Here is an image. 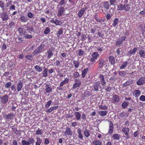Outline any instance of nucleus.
I'll list each match as a JSON object with an SVG mask.
<instances>
[{
	"label": "nucleus",
	"mask_w": 145,
	"mask_h": 145,
	"mask_svg": "<svg viewBox=\"0 0 145 145\" xmlns=\"http://www.w3.org/2000/svg\"><path fill=\"white\" fill-rule=\"evenodd\" d=\"M78 55L79 56H81L83 55L84 54V51L82 50L79 49L78 50Z\"/></svg>",
	"instance_id": "57"
},
{
	"label": "nucleus",
	"mask_w": 145,
	"mask_h": 145,
	"mask_svg": "<svg viewBox=\"0 0 145 145\" xmlns=\"http://www.w3.org/2000/svg\"><path fill=\"white\" fill-rule=\"evenodd\" d=\"M94 17L95 19L96 20V21L97 22H104L103 19L99 18V16L97 14H96L94 15Z\"/></svg>",
	"instance_id": "18"
},
{
	"label": "nucleus",
	"mask_w": 145,
	"mask_h": 145,
	"mask_svg": "<svg viewBox=\"0 0 145 145\" xmlns=\"http://www.w3.org/2000/svg\"><path fill=\"white\" fill-rule=\"evenodd\" d=\"M48 69L44 67V70L42 72V76L45 77H47L48 76Z\"/></svg>",
	"instance_id": "31"
},
{
	"label": "nucleus",
	"mask_w": 145,
	"mask_h": 145,
	"mask_svg": "<svg viewBox=\"0 0 145 145\" xmlns=\"http://www.w3.org/2000/svg\"><path fill=\"white\" fill-rule=\"evenodd\" d=\"M23 87V84L22 82H19L17 86V90L19 92L22 90V88Z\"/></svg>",
	"instance_id": "37"
},
{
	"label": "nucleus",
	"mask_w": 145,
	"mask_h": 145,
	"mask_svg": "<svg viewBox=\"0 0 145 145\" xmlns=\"http://www.w3.org/2000/svg\"><path fill=\"white\" fill-rule=\"evenodd\" d=\"M77 134L78 138L81 140H84V137L82 133V131L81 129L79 128L77 129Z\"/></svg>",
	"instance_id": "13"
},
{
	"label": "nucleus",
	"mask_w": 145,
	"mask_h": 145,
	"mask_svg": "<svg viewBox=\"0 0 145 145\" xmlns=\"http://www.w3.org/2000/svg\"><path fill=\"white\" fill-rule=\"evenodd\" d=\"M109 61L111 64L114 65L115 63V60L114 57L112 56H110L109 57Z\"/></svg>",
	"instance_id": "30"
},
{
	"label": "nucleus",
	"mask_w": 145,
	"mask_h": 145,
	"mask_svg": "<svg viewBox=\"0 0 145 145\" xmlns=\"http://www.w3.org/2000/svg\"><path fill=\"white\" fill-rule=\"evenodd\" d=\"M125 115L126 114L124 111L121 112L119 114L121 118H123Z\"/></svg>",
	"instance_id": "64"
},
{
	"label": "nucleus",
	"mask_w": 145,
	"mask_h": 145,
	"mask_svg": "<svg viewBox=\"0 0 145 145\" xmlns=\"http://www.w3.org/2000/svg\"><path fill=\"white\" fill-rule=\"evenodd\" d=\"M99 54L97 52H95L93 53L91 55V57L90 58L89 61L92 63L95 62V60L99 57Z\"/></svg>",
	"instance_id": "4"
},
{
	"label": "nucleus",
	"mask_w": 145,
	"mask_h": 145,
	"mask_svg": "<svg viewBox=\"0 0 145 145\" xmlns=\"http://www.w3.org/2000/svg\"><path fill=\"white\" fill-rule=\"evenodd\" d=\"M80 76L79 73L77 71L75 72L73 74V76L76 78L79 77Z\"/></svg>",
	"instance_id": "55"
},
{
	"label": "nucleus",
	"mask_w": 145,
	"mask_h": 145,
	"mask_svg": "<svg viewBox=\"0 0 145 145\" xmlns=\"http://www.w3.org/2000/svg\"><path fill=\"white\" fill-rule=\"evenodd\" d=\"M74 114L76 119L78 120H80L81 117V114L78 112H75Z\"/></svg>",
	"instance_id": "23"
},
{
	"label": "nucleus",
	"mask_w": 145,
	"mask_h": 145,
	"mask_svg": "<svg viewBox=\"0 0 145 145\" xmlns=\"http://www.w3.org/2000/svg\"><path fill=\"white\" fill-rule=\"evenodd\" d=\"M22 35H24V37L27 39H31L33 37V36L31 35L25 34V33L23 34Z\"/></svg>",
	"instance_id": "46"
},
{
	"label": "nucleus",
	"mask_w": 145,
	"mask_h": 145,
	"mask_svg": "<svg viewBox=\"0 0 145 145\" xmlns=\"http://www.w3.org/2000/svg\"><path fill=\"white\" fill-rule=\"evenodd\" d=\"M44 47V44H41L33 51V54L34 55H36L42 52Z\"/></svg>",
	"instance_id": "2"
},
{
	"label": "nucleus",
	"mask_w": 145,
	"mask_h": 145,
	"mask_svg": "<svg viewBox=\"0 0 145 145\" xmlns=\"http://www.w3.org/2000/svg\"><path fill=\"white\" fill-rule=\"evenodd\" d=\"M81 85V84L74 83L73 85L72 88L74 89H75L79 87Z\"/></svg>",
	"instance_id": "53"
},
{
	"label": "nucleus",
	"mask_w": 145,
	"mask_h": 145,
	"mask_svg": "<svg viewBox=\"0 0 145 145\" xmlns=\"http://www.w3.org/2000/svg\"><path fill=\"white\" fill-rule=\"evenodd\" d=\"M25 57L27 59L31 61L33 60V56L30 55H27L25 56Z\"/></svg>",
	"instance_id": "54"
},
{
	"label": "nucleus",
	"mask_w": 145,
	"mask_h": 145,
	"mask_svg": "<svg viewBox=\"0 0 145 145\" xmlns=\"http://www.w3.org/2000/svg\"><path fill=\"white\" fill-rule=\"evenodd\" d=\"M109 122V129L108 133L111 135L113 132L114 130V127L113 122L112 121H109L108 120H106Z\"/></svg>",
	"instance_id": "5"
},
{
	"label": "nucleus",
	"mask_w": 145,
	"mask_h": 145,
	"mask_svg": "<svg viewBox=\"0 0 145 145\" xmlns=\"http://www.w3.org/2000/svg\"><path fill=\"white\" fill-rule=\"evenodd\" d=\"M92 143L94 145H102V142L101 140H95L93 141Z\"/></svg>",
	"instance_id": "24"
},
{
	"label": "nucleus",
	"mask_w": 145,
	"mask_h": 145,
	"mask_svg": "<svg viewBox=\"0 0 145 145\" xmlns=\"http://www.w3.org/2000/svg\"><path fill=\"white\" fill-rule=\"evenodd\" d=\"M73 64L75 68H78L80 65V63L78 61L74 60L73 61Z\"/></svg>",
	"instance_id": "29"
},
{
	"label": "nucleus",
	"mask_w": 145,
	"mask_h": 145,
	"mask_svg": "<svg viewBox=\"0 0 145 145\" xmlns=\"http://www.w3.org/2000/svg\"><path fill=\"white\" fill-rule=\"evenodd\" d=\"M91 95V94L90 92L87 91H86L84 93H82V96L85 98L88 96H90Z\"/></svg>",
	"instance_id": "32"
},
{
	"label": "nucleus",
	"mask_w": 145,
	"mask_h": 145,
	"mask_svg": "<svg viewBox=\"0 0 145 145\" xmlns=\"http://www.w3.org/2000/svg\"><path fill=\"white\" fill-rule=\"evenodd\" d=\"M84 133L85 136L86 138L88 137L91 135V133L90 130L88 129H86L84 131Z\"/></svg>",
	"instance_id": "25"
},
{
	"label": "nucleus",
	"mask_w": 145,
	"mask_h": 145,
	"mask_svg": "<svg viewBox=\"0 0 145 145\" xmlns=\"http://www.w3.org/2000/svg\"><path fill=\"white\" fill-rule=\"evenodd\" d=\"M99 107L100 109L104 110H106L107 108V107L106 106L102 105H99Z\"/></svg>",
	"instance_id": "56"
},
{
	"label": "nucleus",
	"mask_w": 145,
	"mask_h": 145,
	"mask_svg": "<svg viewBox=\"0 0 145 145\" xmlns=\"http://www.w3.org/2000/svg\"><path fill=\"white\" fill-rule=\"evenodd\" d=\"M65 11V9L64 7L62 6L60 7L57 11V16H62Z\"/></svg>",
	"instance_id": "11"
},
{
	"label": "nucleus",
	"mask_w": 145,
	"mask_h": 145,
	"mask_svg": "<svg viewBox=\"0 0 145 145\" xmlns=\"http://www.w3.org/2000/svg\"><path fill=\"white\" fill-rule=\"evenodd\" d=\"M45 90L46 93H50L52 91V88L49 84H46L45 86Z\"/></svg>",
	"instance_id": "15"
},
{
	"label": "nucleus",
	"mask_w": 145,
	"mask_h": 145,
	"mask_svg": "<svg viewBox=\"0 0 145 145\" xmlns=\"http://www.w3.org/2000/svg\"><path fill=\"white\" fill-rule=\"evenodd\" d=\"M128 62L127 61H125L123 62L120 68L121 69H123L127 65Z\"/></svg>",
	"instance_id": "44"
},
{
	"label": "nucleus",
	"mask_w": 145,
	"mask_h": 145,
	"mask_svg": "<svg viewBox=\"0 0 145 145\" xmlns=\"http://www.w3.org/2000/svg\"><path fill=\"white\" fill-rule=\"evenodd\" d=\"M129 102L127 103L125 101L123 102L121 104V106L123 109L125 108L128 105Z\"/></svg>",
	"instance_id": "47"
},
{
	"label": "nucleus",
	"mask_w": 145,
	"mask_h": 145,
	"mask_svg": "<svg viewBox=\"0 0 145 145\" xmlns=\"http://www.w3.org/2000/svg\"><path fill=\"white\" fill-rule=\"evenodd\" d=\"M12 83L10 82H7L5 85V86L6 88H10L12 85Z\"/></svg>",
	"instance_id": "48"
},
{
	"label": "nucleus",
	"mask_w": 145,
	"mask_h": 145,
	"mask_svg": "<svg viewBox=\"0 0 145 145\" xmlns=\"http://www.w3.org/2000/svg\"><path fill=\"white\" fill-rule=\"evenodd\" d=\"M103 7L104 8H105L107 10H108L109 7V5L108 2L106 1L103 2Z\"/></svg>",
	"instance_id": "28"
},
{
	"label": "nucleus",
	"mask_w": 145,
	"mask_h": 145,
	"mask_svg": "<svg viewBox=\"0 0 145 145\" xmlns=\"http://www.w3.org/2000/svg\"><path fill=\"white\" fill-rule=\"evenodd\" d=\"M145 83V77L141 76L140 79L137 82V85H142Z\"/></svg>",
	"instance_id": "10"
},
{
	"label": "nucleus",
	"mask_w": 145,
	"mask_h": 145,
	"mask_svg": "<svg viewBox=\"0 0 145 145\" xmlns=\"http://www.w3.org/2000/svg\"><path fill=\"white\" fill-rule=\"evenodd\" d=\"M0 7L2 9V10H5L4 3L2 1L0 0Z\"/></svg>",
	"instance_id": "58"
},
{
	"label": "nucleus",
	"mask_w": 145,
	"mask_h": 145,
	"mask_svg": "<svg viewBox=\"0 0 145 145\" xmlns=\"http://www.w3.org/2000/svg\"><path fill=\"white\" fill-rule=\"evenodd\" d=\"M52 103V101L51 100L49 101L45 105V107L46 108H48L50 106V105L51 103Z\"/></svg>",
	"instance_id": "61"
},
{
	"label": "nucleus",
	"mask_w": 145,
	"mask_h": 145,
	"mask_svg": "<svg viewBox=\"0 0 145 145\" xmlns=\"http://www.w3.org/2000/svg\"><path fill=\"white\" fill-rule=\"evenodd\" d=\"M14 114L12 113H10L7 115H5V118L6 120H11L13 118Z\"/></svg>",
	"instance_id": "19"
},
{
	"label": "nucleus",
	"mask_w": 145,
	"mask_h": 145,
	"mask_svg": "<svg viewBox=\"0 0 145 145\" xmlns=\"http://www.w3.org/2000/svg\"><path fill=\"white\" fill-rule=\"evenodd\" d=\"M86 10V8H83L79 11L78 14V17L81 18L83 16Z\"/></svg>",
	"instance_id": "21"
},
{
	"label": "nucleus",
	"mask_w": 145,
	"mask_h": 145,
	"mask_svg": "<svg viewBox=\"0 0 145 145\" xmlns=\"http://www.w3.org/2000/svg\"><path fill=\"white\" fill-rule=\"evenodd\" d=\"M72 132L71 129L69 127H66L64 132L65 135L67 136H72Z\"/></svg>",
	"instance_id": "12"
},
{
	"label": "nucleus",
	"mask_w": 145,
	"mask_h": 145,
	"mask_svg": "<svg viewBox=\"0 0 145 145\" xmlns=\"http://www.w3.org/2000/svg\"><path fill=\"white\" fill-rule=\"evenodd\" d=\"M99 78L100 79V82L102 86L104 87L106 84V82L105 80L104 76L102 75H100L99 77Z\"/></svg>",
	"instance_id": "14"
},
{
	"label": "nucleus",
	"mask_w": 145,
	"mask_h": 145,
	"mask_svg": "<svg viewBox=\"0 0 145 145\" xmlns=\"http://www.w3.org/2000/svg\"><path fill=\"white\" fill-rule=\"evenodd\" d=\"M118 19L117 18H115L113 20V23L112 24V25L114 27H115L118 24Z\"/></svg>",
	"instance_id": "45"
},
{
	"label": "nucleus",
	"mask_w": 145,
	"mask_h": 145,
	"mask_svg": "<svg viewBox=\"0 0 145 145\" xmlns=\"http://www.w3.org/2000/svg\"><path fill=\"white\" fill-rule=\"evenodd\" d=\"M137 50V48H134L132 50H130L129 51L127 54V56H131L134 53H135Z\"/></svg>",
	"instance_id": "22"
},
{
	"label": "nucleus",
	"mask_w": 145,
	"mask_h": 145,
	"mask_svg": "<svg viewBox=\"0 0 145 145\" xmlns=\"http://www.w3.org/2000/svg\"><path fill=\"white\" fill-rule=\"evenodd\" d=\"M36 139L37 141L35 143V145H40L42 142V140L38 137H37Z\"/></svg>",
	"instance_id": "39"
},
{
	"label": "nucleus",
	"mask_w": 145,
	"mask_h": 145,
	"mask_svg": "<svg viewBox=\"0 0 145 145\" xmlns=\"http://www.w3.org/2000/svg\"><path fill=\"white\" fill-rule=\"evenodd\" d=\"M1 17L3 21H6L8 19V17L7 13L5 12H3L1 14Z\"/></svg>",
	"instance_id": "9"
},
{
	"label": "nucleus",
	"mask_w": 145,
	"mask_h": 145,
	"mask_svg": "<svg viewBox=\"0 0 145 145\" xmlns=\"http://www.w3.org/2000/svg\"><path fill=\"white\" fill-rule=\"evenodd\" d=\"M63 33V28H61L58 31H57V33H56V35L58 37H60V35L62 34Z\"/></svg>",
	"instance_id": "36"
},
{
	"label": "nucleus",
	"mask_w": 145,
	"mask_h": 145,
	"mask_svg": "<svg viewBox=\"0 0 145 145\" xmlns=\"http://www.w3.org/2000/svg\"><path fill=\"white\" fill-rule=\"evenodd\" d=\"M93 88L94 90L95 91H97L99 89L101 90L104 89V87H102L101 85L100 81H97L93 83Z\"/></svg>",
	"instance_id": "1"
},
{
	"label": "nucleus",
	"mask_w": 145,
	"mask_h": 145,
	"mask_svg": "<svg viewBox=\"0 0 145 145\" xmlns=\"http://www.w3.org/2000/svg\"><path fill=\"white\" fill-rule=\"evenodd\" d=\"M88 71V68L84 69L82 71V77L83 78H84L87 74Z\"/></svg>",
	"instance_id": "27"
},
{
	"label": "nucleus",
	"mask_w": 145,
	"mask_h": 145,
	"mask_svg": "<svg viewBox=\"0 0 145 145\" xmlns=\"http://www.w3.org/2000/svg\"><path fill=\"white\" fill-rule=\"evenodd\" d=\"M20 20L22 22H27L28 19L27 17L22 15L20 18Z\"/></svg>",
	"instance_id": "34"
},
{
	"label": "nucleus",
	"mask_w": 145,
	"mask_h": 145,
	"mask_svg": "<svg viewBox=\"0 0 145 145\" xmlns=\"http://www.w3.org/2000/svg\"><path fill=\"white\" fill-rule=\"evenodd\" d=\"M8 96L6 95L1 98V102L3 104L6 103L7 102L8 100Z\"/></svg>",
	"instance_id": "16"
},
{
	"label": "nucleus",
	"mask_w": 145,
	"mask_h": 145,
	"mask_svg": "<svg viewBox=\"0 0 145 145\" xmlns=\"http://www.w3.org/2000/svg\"><path fill=\"white\" fill-rule=\"evenodd\" d=\"M112 103L116 104L119 103L120 100L119 96L116 95H114L112 96Z\"/></svg>",
	"instance_id": "7"
},
{
	"label": "nucleus",
	"mask_w": 145,
	"mask_h": 145,
	"mask_svg": "<svg viewBox=\"0 0 145 145\" xmlns=\"http://www.w3.org/2000/svg\"><path fill=\"white\" fill-rule=\"evenodd\" d=\"M131 82L130 81H127L126 82H125L123 85V88H124L130 84H131Z\"/></svg>",
	"instance_id": "51"
},
{
	"label": "nucleus",
	"mask_w": 145,
	"mask_h": 145,
	"mask_svg": "<svg viewBox=\"0 0 145 145\" xmlns=\"http://www.w3.org/2000/svg\"><path fill=\"white\" fill-rule=\"evenodd\" d=\"M104 63V60L103 59H100L99 62V66L98 68H103V65Z\"/></svg>",
	"instance_id": "33"
},
{
	"label": "nucleus",
	"mask_w": 145,
	"mask_h": 145,
	"mask_svg": "<svg viewBox=\"0 0 145 145\" xmlns=\"http://www.w3.org/2000/svg\"><path fill=\"white\" fill-rule=\"evenodd\" d=\"M108 113L107 110H100L98 112L99 114L101 116L104 117L106 116Z\"/></svg>",
	"instance_id": "17"
},
{
	"label": "nucleus",
	"mask_w": 145,
	"mask_h": 145,
	"mask_svg": "<svg viewBox=\"0 0 145 145\" xmlns=\"http://www.w3.org/2000/svg\"><path fill=\"white\" fill-rule=\"evenodd\" d=\"M138 53L140 57L145 58V52L144 50H140Z\"/></svg>",
	"instance_id": "38"
},
{
	"label": "nucleus",
	"mask_w": 145,
	"mask_h": 145,
	"mask_svg": "<svg viewBox=\"0 0 145 145\" xmlns=\"http://www.w3.org/2000/svg\"><path fill=\"white\" fill-rule=\"evenodd\" d=\"M126 38L125 36H121L120 37L116 42V46H120L121 44H122L123 42L125 40Z\"/></svg>",
	"instance_id": "6"
},
{
	"label": "nucleus",
	"mask_w": 145,
	"mask_h": 145,
	"mask_svg": "<svg viewBox=\"0 0 145 145\" xmlns=\"http://www.w3.org/2000/svg\"><path fill=\"white\" fill-rule=\"evenodd\" d=\"M56 25H60L62 24V22L58 20H55V24Z\"/></svg>",
	"instance_id": "60"
},
{
	"label": "nucleus",
	"mask_w": 145,
	"mask_h": 145,
	"mask_svg": "<svg viewBox=\"0 0 145 145\" xmlns=\"http://www.w3.org/2000/svg\"><path fill=\"white\" fill-rule=\"evenodd\" d=\"M139 100L141 101L144 102L145 101V96L141 95L139 98Z\"/></svg>",
	"instance_id": "63"
},
{
	"label": "nucleus",
	"mask_w": 145,
	"mask_h": 145,
	"mask_svg": "<svg viewBox=\"0 0 145 145\" xmlns=\"http://www.w3.org/2000/svg\"><path fill=\"white\" fill-rule=\"evenodd\" d=\"M27 30L29 33H31L33 31V28L32 27H27Z\"/></svg>",
	"instance_id": "62"
},
{
	"label": "nucleus",
	"mask_w": 145,
	"mask_h": 145,
	"mask_svg": "<svg viewBox=\"0 0 145 145\" xmlns=\"http://www.w3.org/2000/svg\"><path fill=\"white\" fill-rule=\"evenodd\" d=\"M50 31V28L48 27H46L44 30V33L45 34H47L49 33Z\"/></svg>",
	"instance_id": "50"
},
{
	"label": "nucleus",
	"mask_w": 145,
	"mask_h": 145,
	"mask_svg": "<svg viewBox=\"0 0 145 145\" xmlns=\"http://www.w3.org/2000/svg\"><path fill=\"white\" fill-rule=\"evenodd\" d=\"M129 129L128 127H123L122 129V131L126 135V138L127 139H129Z\"/></svg>",
	"instance_id": "8"
},
{
	"label": "nucleus",
	"mask_w": 145,
	"mask_h": 145,
	"mask_svg": "<svg viewBox=\"0 0 145 145\" xmlns=\"http://www.w3.org/2000/svg\"><path fill=\"white\" fill-rule=\"evenodd\" d=\"M55 48L53 47H51L47 51V57L48 59L50 58L54 55L53 52L55 50Z\"/></svg>",
	"instance_id": "3"
},
{
	"label": "nucleus",
	"mask_w": 145,
	"mask_h": 145,
	"mask_svg": "<svg viewBox=\"0 0 145 145\" xmlns=\"http://www.w3.org/2000/svg\"><path fill=\"white\" fill-rule=\"evenodd\" d=\"M123 6L124 5L121 4H119L117 6V10L120 11L123 10Z\"/></svg>",
	"instance_id": "43"
},
{
	"label": "nucleus",
	"mask_w": 145,
	"mask_h": 145,
	"mask_svg": "<svg viewBox=\"0 0 145 145\" xmlns=\"http://www.w3.org/2000/svg\"><path fill=\"white\" fill-rule=\"evenodd\" d=\"M99 28V27L97 25H95L93 28H91L90 29V32L91 33H94L96 31V28Z\"/></svg>",
	"instance_id": "41"
},
{
	"label": "nucleus",
	"mask_w": 145,
	"mask_h": 145,
	"mask_svg": "<svg viewBox=\"0 0 145 145\" xmlns=\"http://www.w3.org/2000/svg\"><path fill=\"white\" fill-rule=\"evenodd\" d=\"M28 142L30 143V144H33L35 142V140L33 138L31 137L28 139Z\"/></svg>",
	"instance_id": "59"
},
{
	"label": "nucleus",
	"mask_w": 145,
	"mask_h": 145,
	"mask_svg": "<svg viewBox=\"0 0 145 145\" xmlns=\"http://www.w3.org/2000/svg\"><path fill=\"white\" fill-rule=\"evenodd\" d=\"M43 132H42V130L38 128L37 130H36V131L35 134L37 135H42Z\"/></svg>",
	"instance_id": "42"
},
{
	"label": "nucleus",
	"mask_w": 145,
	"mask_h": 145,
	"mask_svg": "<svg viewBox=\"0 0 145 145\" xmlns=\"http://www.w3.org/2000/svg\"><path fill=\"white\" fill-rule=\"evenodd\" d=\"M35 69L39 72L42 71V68L40 67L39 66L37 65L35 66Z\"/></svg>",
	"instance_id": "49"
},
{
	"label": "nucleus",
	"mask_w": 145,
	"mask_h": 145,
	"mask_svg": "<svg viewBox=\"0 0 145 145\" xmlns=\"http://www.w3.org/2000/svg\"><path fill=\"white\" fill-rule=\"evenodd\" d=\"M120 137V135L118 134H114L112 136V137L114 139L118 140H119Z\"/></svg>",
	"instance_id": "35"
},
{
	"label": "nucleus",
	"mask_w": 145,
	"mask_h": 145,
	"mask_svg": "<svg viewBox=\"0 0 145 145\" xmlns=\"http://www.w3.org/2000/svg\"><path fill=\"white\" fill-rule=\"evenodd\" d=\"M22 145H30V143L28 141L25 140H22Z\"/></svg>",
	"instance_id": "52"
},
{
	"label": "nucleus",
	"mask_w": 145,
	"mask_h": 145,
	"mask_svg": "<svg viewBox=\"0 0 145 145\" xmlns=\"http://www.w3.org/2000/svg\"><path fill=\"white\" fill-rule=\"evenodd\" d=\"M140 91L139 90H135L134 91L133 95L136 98L138 97L140 94Z\"/></svg>",
	"instance_id": "26"
},
{
	"label": "nucleus",
	"mask_w": 145,
	"mask_h": 145,
	"mask_svg": "<svg viewBox=\"0 0 145 145\" xmlns=\"http://www.w3.org/2000/svg\"><path fill=\"white\" fill-rule=\"evenodd\" d=\"M127 74L126 71H120L119 72V75L122 76H125Z\"/></svg>",
	"instance_id": "40"
},
{
	"label": "nucleus",
	"mask_w": 145,
	"mask_h": 145,
	"mask_svg": "<svg viewBox=\"0 0 145 145\" xmlns=\"http://www.w3.org/2000/svg\"><path fill=\"white\" fill-rule=\"evenodd\" d=\"M130 6L129 4H125L123 6V10L125 12L129 11L130 10Z\"/></svg>",
	"instance_id": "20"
}]
</instances>
